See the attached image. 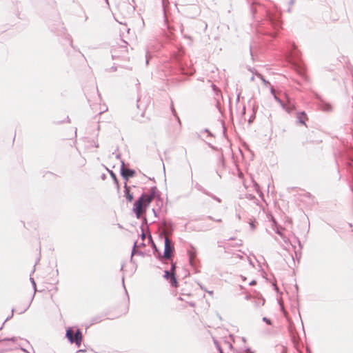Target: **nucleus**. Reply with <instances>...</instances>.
I'll return each instance as SVG.
<instances>
[{
    "mask_svg": "<svg viewBox=\"0 0 353 353\" xmlns=\"http://www.w3.org/2000/svg\"><path fill=\"white\" fill-rule=\"evenodd\" d=\"M153 198V194H143L138 200L134 202L132 210L135 213L137 218L139 219L141 217L143 208L148 206Z\"/></svg>",
    "mask_w": 353,
    "mask_h": 353,
    "instance_id": "1",
    "label": "nucleus"
},
{
    "mask_svg": "<svg viewBox=\"0 0 353 353\" xmlns=\"http://www.w3.org/2000/svg\"><path fill=\"white\" fill-rule=\"evenodd\" d=\"M172 252V248L170 245V241L168 238L165 239V245H164V251H163V257L165 259H169L171 257Z\"/></svg>",
    "mask_w": 353,
    "mask_h": 353,
    "instance_id": "2",
    "label": "nucleus"
},
{
    "mask_svg": "<svg viewBox=\"0 0 353 353\" xmlns=\"http://www.w3.org/2000/svg\"><path fill=\"white\" fill-rule=\"evenodd\" d=\"M121 174L122 176L128 179L129 177H132L135 174V171L130 169H125L124 168V162H121Z\"/></svg>",
    "mask_w": 353,
    "mask_h": 353,
    "instance_id": "3",
    "label": "nucleus"
},
{
    "mask_svg": "<svg viewBox=\"0 0 353 353\" xmlns=\"http://www.w3.org/2000/svg\"><path fill=\"white\" fill-rule=\"evenodd\" d=\"M164 277L167 279H170V283L172 285L176 286V279L174 272L170 273L168 270L164 272Z\"/></svg>",
    "mask_w": 353,
    "mask_h": 353,
    "instance_id": "4",
    "label": "nucleus"
},
{
    "mask_svg": "<svg viewBox=\"0 0 353 353\" xmlns=\"http://www.w3.org/2000/svg\"><path fill=\"white\" fill-rule=\"evenodd\" d=\"M82 340V334L79 330H77L74 335V343L79 347Z\"/></svg>",
    "mask_w": 353,
    "mask_h": 353,
    "instance_id": "5",
    "label": "nucleus"
},
{
    "mask_svg": "<svg viewBox=\"0 0 353 353\" xmlns=\"http://www.w3.org/2000/svg\"><path fill=\"white\" fill-rule=\"evenodd\" d=\"M124 188H125V190H124V195H125L127 201H129V202H131L133 200V195H132V193H130V189L127 186L126 184L125 185Z\"/></svg>",
    "mask_w": 353,
    "mask_h": 353,
    "instance_id": "6",
    "label": "nucleus"
},
{
    "mask_svg": "<svg viewBox=\"0 0 353 353\" xmlns=\"http://www.w3.org/2000/svg\"><path fill=\"white\" fill-rule=\"evenodd\" d=\"M65 337L68 339V341L72 343H74V335L73 332L70 328L66 330Z\"/></svg>",
    "mask_w": 353,
    "mask_h": 353,
    "instance_id": "7",
    "label": "nucleus"
},
{
    "mask_svg": "<svg viewBox=\"0 0 353 353\" xmlns=\"http://www.w3.org/2000/svg\"><path fill=\"white\" fill-rule=\"evenodd\" d=\"M259 78H260V79L263 81V83H264V85L268 87L269 85H270V83L268 81L265 80L263 77L259 74V73H257L256 74Z\"/></svg>",
    "mask_w": 353,
    "mask_h": 353,
    "instance_id": "8",
    "label": "nucleus"
},
{
    "mask_svg": "<svg viewBox=\"0 0 353 353\" xmlns=\"http://www.w3.org/2000/svg\"><path fill=\"white\" fill-rule=\"evenodd\" d=\"M275 232L281 236L285 243H288V239L283 234V233L279 230L278 228L275 229Z\"/></svg>",
    "mask_w": 353,
    "mask_h": 353,
    "instance_id": "9",
    "label": "nucleus"
},
{
    "mask_svg": "<svg viewBox=\"0 0 353 353\" xmlns=\"http://www.w3.org/2000/svg\"><path fill=\"white\" fill-rule=\"evenodd\" d=\"M301 115L305 116V113L304 112H302L299 114L298 117H297L299 122L305 125V123L304 121H303L302 119H301Z\"/></svg>",
    "mask_w": 353,
    "mask_h": 353,
    "instance_id": "10",
    "label": "nucleus"
},
{
    "mask_svg": "<svg viewBox=\"0 0 353 353\" xmlns=\"http://www.w3.org/2000/svg\"><path fill=\"white\" fill-rule=\"evenodd\" d=\"M332 110V107L329 104H326L323 107V110L324 111H330Z\"/></svg>",
    "mask_w": 353,
    "mask_h": 353,
    "instance_id": "11",
    "label": "nucleus"
},
{
    "mask_svg": "<svg viewBox=\"0 0 353 353\" xmlns=\"http://www.w3.org/2000/svg\"><path fill=\"white\" fill-rule=\"evenodd\" d=\"M30 281H31V283H32V284L33 285V288H34V290L35 292L36 291V283H35L34 279H32V278H30Z\"/></svg>",
    "mask_w": 353,
    "mask_h": 353,
    "instance_id": "12",
    "label": "nucleus"
},
{
    "mask_svg": "<svg viewBox=\"0 0 353 353\" xmlns=\"http://www.w3.org/2000/svg\"><path fill=\"white\" fill-rule=\"evenodd\" d=\"M263 321L264 322H265L266 323L269 324V325H270V324H271V321H270V320L269 319L266 318V317H263Z\"/></svg>",
    "mask_w": 353,
    "mask_h": 353,
    "instance_id": "13",
    "label": "nucleus"
},
{
    "mask_svg": "<svg viewBox=\"0 0 353 353\" xmlns=\"http://www.w3.org/2000/svg\"><path fill=\"white\" fill-rule=\"evenodd\" d=\"M249 225H250V227L251 228V230H254L255 229V225H254V223L253 221H250L249 223Z\"/></svg>",
    "mask_w": 353,
    "mask_h": 353,
    "instance_id": "14",
    "label": "nucleus"
},
{
    "mask_svg": "<svg viewBox=\"0 0 353 353\" xmlns=\"http://www.w3.org/2000/svg\"><path fill=\"white\" fill-rule=\"evenodd\" d=\"M136 245H137V242H134V245H133V249H132V254H131V256H132L134 255V254Z\"/></svg>",
    "mask_w": 353,
    "mask_h": 353,
    "instance_id": "15",
    "label": "nucleus"
},
{
    "mask_svg": "<svg viewBox=\"0 0 353 353\" xmlns=\"http://www.w3.org/2000/svg\"><path fill=\"white\" fill-rule=\"evenodd\" d=\"M278 103L281 105V106L283 109H285V104L283 103V102L281 99L279 101V102H278Z\"/></svg>",
    "mask_w": 353,
    "mask_h": 353,
    "instance_id": "16",
    "label": "nucleus"
},
{
    "mask_svg": "<svg viewBox=\"0 0 353 353\" xmlns=\"http://www.w3.org/2000/svg\"><path fill=\"white\" fill-rule=\"evenodd\" d=\"M270 92L272 95H274L275 94V91L274 90V88L272 87H270Z\"/></svg>",
    "mask_w": 353,
    "mask_h": 353,
    "instance_id": "17",
    "label": "nucleus"
},
{
    "mask_svg": "<svg viewBox=\"0 0 353 353\" xmlns=\"http://www.w3.org/2000/svg\"><path fill=\"white\" fill-rule=\"evenodd\" d=\"M274 99L277 101L279 102V101L280 100L279 98L277 97V96L276 95V94L274 95H272Z\"/></svg>",
    "mask_w": 353,
    "mask_h": 353,
    "instance_id": "18",
    "label": "nucleus"
},
{
    "mask_svg": "<svg viewBox=\"0 0 353 353\" xmlns=\"http://www.w3.org/2000/svg\"><path fill=\"white\" fill-rule=\"evenodd\" d=\"M274 99L277 101L279 102V101L280 100L279 98L277 97V96L276 95V94L274 95H272Z\"/></svg>",
    "mask_w": 353,
    "mask_h": 353,
    "instance_id": "19",
    "label": "nucleus"
},
{
    "mask_svg": "<svg viewBox=\"0 0 353 353\" xmlns=\"http://www.w3.org/2000/svg\"><path fill=\"white\" fill-rule=\"evenodd\" d=\"M216 346H217V347H218V349H219V352H220V353H223V350H222V349H221V347L219 345H216Z\"/></svg>",
    "mask_w": 353,
    "mask_h": 353,
    "instance_id": "20",
    "label": "nucleus"
},
{
    "mask_svg": "<svg viewBox=\"0 0 353 353\" xmlns=\"http://www.w3.org/2000/svg\"><path fill=\"white\" fill-rule=\"evenodd\" d=\"M209 219H212V220H213V219H212L211 216H209ZM214 221H217V222H221V219H214Z\"/></svg>",
    "mask_w": 353,
    "mask_h": 353,
    "instance_id": "21",
    "label": "nucleus"
},
{
    "mask_svg": "<svg viewBox=\"0 0 353 353\" xmlns=\"http://www.w3.org/2000/svg\"><path fill=\"white\" fill-rule=\"evenodd\" d=\"M255 283H256V281L253 280V281H250V282L249 283V285H252L255 284Z\"/></svg>",
    "mask_w": 353,
    "mask_h": 353,
    "instance_id": "22",
    "label": "nucleus"
},
{
    "mask_svg": "<svg viewBox=\"0 0 353 353\" xmlns=\"http://www.w3.org/2000/svg\"><path fill=\"white\" fill-rule=\"evenodd\" d=\"M214 199L216 201H217L218 202H221V200H220V199H219V198L216 197V196H214Z\"/></svg>",
    "mask_w": 353,
    "mask_h": 353,
    "instance_id": "23",
    "label": "nucleus"
},
{
    "mask_svg": "<svg viewBox=\"0 0 353 353\" xmlns=\"http://www.w3.org/2000/svg\"><path fill=\"white\" fill-rule=\"evenodd\" d=\"M174 268H175V265H174V264H172V268H171V271H174Z\"/></svg>",
    "mask_w": 353,
    "mask_h": 353,
    "instance_id": "24",
    "label": "nucleus"
},
{
    "mask_svg": "<svg viewBox=\"0 0 353 353\" xmlns=\"http://www.w3.org/2000/svg\"><path fill=\"white\" fill-rule=\"evenodd\" d=\"M27 308H28V307H26L24 310H23L20 311V312H19V313H23V312H24L27 310Z\"/></svg>",
    "mask_w": 353,
    "mask_h": 353,
    "instance_id": "25",
    "label": "nucleus"
},
{
    "mask_svg": "<svg viewBox=\"0 0 353 353\" xmlns=\"http://www.w3.org/2000/svg\"><path fill=\"white\" fill-rule=\"evenodd\" d=\"M272 222H273V225H276V221H275V220L274 219H272Z\"/></svg>",
    "mask_w": 353,
    "mask_h": 353,
    "instance_id": "26",
    "label": "nucleus"
},
{
    "mask_svg": "<svg viewBox=\"0 0 353 353\" xmlns=\"http://www.w3.org/2000/svg\"><path fill=\"white\" fill-rule=\"evenodd\" d=\"M21 350H22L23 352H26V353H29L27 350H25V349H23V348H21Z\"/></svg>",
    "mask_w": 353,
    "mask_h": 353,
    "instance_id": "27",
    "label": "nucleus"
},
{
    "mask_svg": "<svg viewBox=\"0 0 353 353\" xmlns=\"http://www.w3.org/2000/svg\"><path fill=\"white\" fill-rule=\"evenodd\" d=\"M141 236H142V239H143L145 238V234H144V233H142Z\"/></svg>",
    "mask_w": 353,
    "mask_h": 353,
    "instance_id": "28",
    "label": "nucleus"
},
{
    "mask_svg": "<svg viewBox=\"0 0 353 353\" xmlns=\"http://www.w3.org/2000/svg\"><path fill=\"white\" fill-rule=\"evenodd\" d=\"M250 265H251L252 266H254V265H253V263H252V262L251 261H250Z\"/></svg>",
    "mask_w": 353,
    "mask_h": 353,
    "instance_id": "29",
    "label": "nucleus"
},
{
    "mask_svg": "<svg viewBox=\"0 0 353 353\" xmlns=\"http://www.w3.org/2000/svg\"><path fill=\"white\" fill-rule=\"evenodd\" d=\"M250 79H251V81H254V77H252Z\"/></svg>",
    "mask_w": 353,
    "mask_h": 353,
    "instance_id": "30",
    "label": "nucleus"
},
{
    "mask_svg": "<svg viewBox=\"0 0 353 353\" xmlns=\"http://www.w3.org/2000/svg\"><path fill=\"white\" fill-rule=\"evenodd\" d=\"M208 293H209L210 294H212V293H213V292H212V291H209V292H208Z\"/></svg>",
    "mask_w": 353,
    "mask_h": 353,
    "instance_id": "31",
    "label": "nucleus"
},
{
    "mask_svg": "<svg viewBox=\"0 0 353 353\" xmlns=\"http://www.w3.org/2000/svg\"><path fill=\"white\" fill-rule=\"evenodd\" d=\"M112 176L115 177V176H114V174H113V172H112Z\"/></svg>",
    "mask_w": 353,
    "mask_h": 353,
    "instance_id": "32",
    "label": "nucleus"
},
{
    "mask_svg": "<svg viewBox=\"0 0 353 353\" xmlns=\"http://www.w3.org/2000/svg\"><path fill=\"white\" fill-rule=\"evenodd\" d=\"M246 299H250V296H246Z\"/></svg>",
    "mask_w": 353,
    "mask_h": 353,
    "instance_id": "33",
    "label": "nucleus"
},
{
    "mask_svg": "<svg viewBox=\"0 0 353 353\" xmlns=\"http://www.w3.org/2000/svg\"><path fill=\"white\" fill-rule=\"evenodd\" d=\"M10 340L14 341V338H11Z\"/></svg>",
    "mask_w": 353,
    "mask_h": 353,
    "instance_id": "34",
    "label": "nucleus"
},
{
    "mask_svg": "<svg viewBox=\"0 0 353 353\" xmlns=\"http://www.w3.org/2000/svg\"><path fill=\"white\" fill-rule=\"evenodd\" d=\"M1 328H2V327H0V330H1Z\"/></svg>",
    "mask_w": 353,
    "mask_h": 353,
    "instance_id": "35",
    "label": "nucleus"
}]
</instances>
